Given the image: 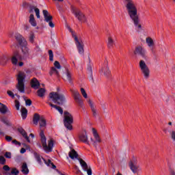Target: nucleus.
Returning a JSON list of instances; mask_svg holds the SVG:
<instances>
[{
  "label": "nucleus",
  "instance_id": "37998d69",
  "mask_svg": "<svg viewBox=\"0 0 175 175\" xmlns=\"http://www.w3.org/2000/svg\"><path fill=\"white\" fill-rule=\"evenodd\" d=\"M15 107L16 109V110H20V101L16 100H15Z\"/></svg>",
  "mask_w": 175,
  "mask_h": 175
},
{
  "label": "nucleus",
  "instance_id": "20e7f679",
  "mask_svg": "<svg viewBox=\"0 0 175 175\" xmlns=\"http://www.w3.org/2000/svg\"><path fill=\"white\" fill-rule=\"evenodd\" d=\"M68 156L71 159H78L83 170L84 172H87L88 175H92V170L91 169V167H88V165L85 161H84V160L81 158H78L79 154H77V152H76L75 149H72L69 152Z\"/></svg>",
  "mask_w": 175,
  "mask_h": 175
},
{
  "label": "nucleus",
  "instance_id": "49530a36",
  "mask_svg": "<svg viewBox=\"0 0 175 175\" xmlns=\"http://www.w3.org/2000/svg\"><path fill=\"white\" fill-rule=\"evenodd\" d=\"M25 105L26 106H31L32 105V100L31 99L25 100Z\"/></svg>",
  "mask_w": 175,
  "mask_h": 175
},
{
  "label": "nucleus",
  "instance_id": "9d476101",
  "mask_svg": "<svg viewBox=\"0 0 175 175\" xmlns=\"http://www.w3.org/2000/svg\"><path fill=\"white\" fill-rule=\"evenodd\" d=\"M134 54L137 57H141L143 59H147V51L142 46L135 47Z\"/></svg>",
  "mask_w": 175,
  "mask_h": 175
},
{
  "label": "nucleus",
  "instance_id": "79ce46f5",
  "mask_svg": "<svg viewBox=\"0 0 175 175\" xmlns=\"http://www.w3.org/2000/svg\"><path fill=\"white\" fill-rule=\"evenodd\" d=\"M54 66L56 68V69H61V64H59L58 61H55L54 62Z\"/></svg>",
  "mask_w": 175,
  "mask_h": 175
},
{
  "label": "nucleus",
  "instance_id": "774afa93",
  "mask_svg": "<svg viewBox=\"0 0 175 175\" xmlns=\"http://www.w3.org/2000/svg\"><path fill=\"white\" fill-rule=\"evenodd\" d=\"M75 169L76 170H79V167H78L77 165H75Z\"/></svg>",
  "mask_w": 175,
  "mask_h": 175
},
{
  "label": "nucleus",
  "instance_id": "5701e85b",
  "mask_svg": "<svg viewBox=\"0 0 175 175\" xmlns=\"http://www.w3.org/2000/svg\"><path fill=\"white\" fill-rule=\"evenodd\" d=\"M9 62V57L6 55L0 56V65L5 66Z\"/></svg>",
  "mask_w": 175,
  "mask_h": 175
},
{
  "label": "nucleus",
  "instance_id": "e2e57ef3",
  "mask_svg": "<svg viewBox=\"0 0 175 175\" xmlns=\"http://www.w3.org/2000/svg\"><path fill=\"white\" fill-rule=\"evenodd\" d=\"M68 29L69 30L70 32H73V31L72 30V29L70 28V27H68Z\"/></svg>",
  "mask_w": 175,
  "mask_h": 175
},
{
  "label": "nucleus",
  "instance_id": "bf43d9fd",
  "mask_svg": "<svg viewBox=\"0 0 175 175\" xmlns=\"http://www.w3.org/2000/svg\"><path fill=\"white\" fill-rule=\"evenodd\" d=\"M23 65H24V63L23 62H20L18 63V66H23Z\"/></svg>",
  "mask_w": 175,
  "mask_h": 175
},
{
  "label": "nucleus",
  "instance_id": "680f3d73",
  "mask_svg": "<svg viewBox=\"0 0 175 175\" xmlns=\"http://www.w3.org/2000/svg\"><path fill=\"white\" fill-rule=\"evenodd\" d=\"M68 29L69 30L70 32H73V31L72 30V29L70 28V27H68Z\"/></svg>",
  "mask_w": 175,
  "mask_h": 175
},
{
  "label": "nucleus",
  "instance_id": "aec40b11",
  "mask_svg": "<svg viewBox=\"0 0 175 175\" xmlns=\"http://www.w3.org/2000/svg\"><path fill=\"white\" fill-rule=\"evenodd\" d=\"M42 13L44 15V21H46V23L53 21V16L49 14V11L44 10Z\"/></svg>",
  "mask_w": 175,
  "mask_h": 175
},
{
  "label": "nucleus",
  "instance_id": "052dcab7",
  "mask_svg": "<svg viewBox=\"0 0 175 175\" xmlns=\"http://www.w3.org/2000/svg\"><path fill=\"white\" fill-rule=\"evenodd\" d=\"M29 136H30V137H31V139H33V137H35V135L32 133H30Z\"/></svg>",
  "mask_w": 175,
  "mask_h": 175
},
{
  "label": "nucleus",
  "instance_id": "ddd939ff",
  "mask_svg": "<svg viewBox=\"0 0 175 175\" xmlns=\"http://www.w3.org/2000/svg\"><path fill=\"white\" fill-rule=\"evenodd\" d=\"M71 92L75 102L79 105V106H80V107H83L84 103L83 99H81V95H80V93L77 90H72Z\"/></svg>",
  "mask_w": 175,
  "mask_h": 175
},
{
  "label": "nucleus",
  "instance_id": "72a5a7b5",
  "mask_svg": "<svg viewBox=\"0 0 175 175\" xmlns=\"http://www.w3.org/2000/svg\"><path fill=\"white\" fill-rule=\"evenodd\" d=\"M114 46V40L111 38V37L108 38V43H107V47L109 49H111Z\"/></svg>",
  "mask_w": 175,
  "mask_h": 175
},
{
  "label": "nucleus",
  "instance_id": "a211bd4d",
  "mask_svg": "<svg viewBox=\"0 0 175 175\" xmlns=\"http://www.w3.org/2000/svg\"><path fill=\"white\" fill-rule=\"evenodd\" d=\"M79 140L85 144H88V135L85 130L79 135Z\"/></svg>",
  "mask_w": 175,
  "mask_h": 175
},
{
  "label": "nucleus",
  "instance_id": "2eb2a0df",
  "mask_svg": "<svg viewBox=\"0 0 175 175\" xmlns=\"http://www.w3.org/2000/svg\"><path fill=\"white\" fill-rule=\"evenodd\" d=\"M104 72V76L109 79L110 76L111 75V72H110V68H109L108 66V62L107 60H105L104 62L103 67L100 70V73H103Z\"/></svg>",
  "mask_w": 175,
  "mask_h": 175
},
{
  "label": "nucleus",
  "instance_id": "f3484780",
  "mask_svg": "<svg viewBox=\"0 0 175 175\" xmlns=\"http://www.w3.org/2000/svg\"><path fill=\"white\" fill-rule=\"evenodd\" d=\"M146 44L150 49V51L152 54H155V50H154V46L155 44L154 43V40L150 37H148L146 39Z\"/></svg>",
  "mask_w": 175,
  "mask_h": 175
},
{
  "label": "nucleus",
  "instance_id": "c85d7f7f",
  "mask_svg": "<svg viewBox=\"0 0 175 175\" xmlns=\"http://www.w3.org/2000/svg\"><path fill=\"white\" fill-rule=\"evenodd\" d=\"M29 23H30V24H31V25H32V27H36V25H37L36 21H35V16H33V14H31L29 16Z\"/></svg>",
  "mask_w": 175,
  "mask_h": 175
},
{
  "label": "nucleus",
  "instance_id": "7c9ffc66",
  "mask_svg": "<svg viewBox=\"0 0 175 175\" xmlns=\"http://www.w3.org/2000/svg\"><path fill=\"white\" fill-rule=\"evenodd\" d=\"M21 111L23 120H25V118H27V116H28V110L27 109V108L23 107Z\"/></svg>",
  "mask_w": 175,
  "mask_h": 175
},
{
  "label": "nucleus",
  "instance_id": "603ef678",
  "mask_svg": "<svg viewBox=\"0 0 175 175\" xmlns=\"http://www.w3.org/2000/svg\"><path fill=\"white\" fill-rule=\"evenodd\" d=\"M5 140H7V142H12V140H13V138L11 136L6 135Z\"/></svg>",
  "mask_w": 175,
  "mask_h": 175
},
{
  "label": "nucleus",
  "instance_id": "f704fd0d",
  "mask_svg": "<svg viewBox=\"0 0 175 175\" xmlns=\"http://www.w3.org/2000/svg\"><path fill=\"white\" fill-rule=\"evenodd\" d=\"M53 73H55L57 75V76H59V72H58V70H57V68H55V67H52L51 68V72L50 75H53Z\"/></svg>",
  "mask_w": 175,
  "mask_h": 175
},
{
  "label": "nucleus",
  "instance_id": "f03ea898",
  "mask_svg": "<svg viewBox=\"0 0 175 175\" xmlns=\"http://www.w3.org/2000/svg\"><path fill=\"white\" fill-rule=\"evenodd\" d=\"M126 8L128 12V14L130 18L132 20L135 29L137 31H142V25H140V19L139 18V15H137V8L135 3L132 0H126Z\"/></svg>",
  "mask_w": 175,
  "mask_h": 175
},
{
  "label": "nucleus",
  "instance_id": "c03bdc74",
  "mask_svg": "<svg viewBox=\"0 0 175 175\" xmlns=\"http://www.w3.org/2000/svg\"><path fill=\"white\" fill-rule=\"evenodd\" d=\"M170 135H171V138L172 139L173 142H174V143H175V131H171Z\"/></svg>",
  "mask_w": 175,
  "mask_h": 175
},
{
  "label": "nucleus",
  "instance_id": "cd10ccee",
  "mask_svg": "<svg viewBox=\"0 0 175 175\" xmlns=\"http://www.w3.org/2000/svg\"><path fill=\"white\" fill-rule=\"evenodd\" d=\"M88 103H89L91 107V110L92 111V114L94 117H96V109H95V107H94V104L92 103V101H91V100H88Z\"/></svg>",
  "mask_w": 175,
  "mask_h": 175
},
{
  "label": "nucleus",
  "instance_id": "bb28decb",
  "mask_svg": "<svg viewBox=\"0 0 175 175\" xmlns=\"http://www.w3.org/2000/svg\"><path fill=\"white\" fill-rule=\"evenodd\" d=\"M40 118H42V117H40V116L38 113H35L33 118V124L35 125H38V123L39 122V121H40Z\"/></svg>",
  "mask_w": 175,
  "mask_h": 175
},
{
  "label": "nucleus",
  "instance_id": "13d9d810",
  "mask_svg": "<svg viewBox=\"0 0 175 175\" xmlns=\"http://www.w3.org/2000/svg\"><path fill=\"white\" fill-rule=\"evenodd\" d=\"M51 165L52 166V169H56L57 168V166H55V165H54L53 163H51Z\"/></svg>",
  "mask_w": 175,
  "mask_h": 175
},
{
  "label": "nucleus",
  "instance_id": "8fccbe9b",
  "mask_svg": "<svg viewBox=\"0 0 175 175\" xmlns=\"http://www.w3.org/2000/svg\"><path fill=\"white\" fill-rule=\"evenodd\" d=\"M49 23V27L51 28H54L55 27V25L53 23V21H50L49 22H47Z\"/></svg>",
  "mask_w": 175,
  "mask_h": 175
},
{
  "label": "nucleus",
  "instance_id": "dca6fc26",
  "mask_svg": "<svg viewBox=\"0 0 175 175\" xmlns=\"http://www.w3.org/2000/svg\"><path fill=\"white\" fill-rule=\"evenodd\" d=\"M25 5H27L29 8V13H33V10L36 13L37 18H40V10L39 8H36V7L33 5L28 4L25 3Z\"/></svg>",
  "mask_w": 175,
  "mask_h": 175
},
{
  "label": "nucleus",
  "instance_id": "473e14b6",
  "mask_svg": "<svg viewBox=\"0 0 175 175\" xmlns=\"http://www.w3.org/2000/svg\"><path fill=\"white\" fill-rule=\"evenodd\" d=\"M37 94L40 98H43L44 94H46V90L44 88H40L38 90Z\"/></svg>",
  "mask_w": 175,
  "mask_h": 175
},
{
  "label": "nucleus",
  "instance_id": "3c124183",
  "mask_svg": "<svg viewBox=\"0 0 175 175\" xmlns=\"http://www.w3.org/2000/svg\"><path fill=\"white\" fill-rule=\"evenodd\" d=\"M12 144H15V146H21V143L18 142L17 140L14 139L12 141Z\"/></svg>",
  "mask_w": 175,
  "mask_h": 175
},
{
  "label": "nucleus",
  "instance_id": "e433bc0d",
  "mask_svg": "<svg viewBox=\"0 0 175 175\" xmlns=\"http://www.w3.org/2000/svg\"><path fill=\"white\" fill-rule=\"evenodd\" d=\"M81 94H82L83 98H85V99H87V98H88V95L87 94V92H85V90H84V88H81Z\"/></svg>",
  "mask_w": 175,
  "mask_h": 175
},
{
  "label": "nucleus",
  "instance_id": "6e6552de",
  "mask_svg": "<svg viewBox=\"0 0 175 175\" xmlns=\"http://www.w3.org/2000/svg\"><path fill=\"white\" fill-rule=\"evenodd\" d=\"M64 126L68 129V131L73 129V126H72V124H73V116L68 111H64Z\"/></svg>",
  "mask_w": 175,
  "mask_h": 175
},
{
  "label": "nucleus",
  "instance_id": "a18cd8bd",
  "mask_svg": "<svg viewBox=\"0 0 175 175\" xmlns=\"http://www.w3.org/2000/svg\"><path fill=\"white\" fill-rule=\"evenodd\" d=\"M33 39H35V36L33 35V33H31L29 40L31 43H33Z\"/></svg>",
  "mask_w": 175,
  "mask_h": 175
},
{
  "label": "nucleus",
  "instance_id": "09e8293b",
  "mask_svg": "<svg viewBox=\"0 0 175 175\" xmlns=\"http://www.w3.org/2000/svg\"><path fill=\"white\" fill-rule=\"evenodd\" d=\"M3 170H4L5 172H9V170H10V167L5 165L3 167Z\"/></svg>",
  "mask_w": 175,
  "mask_h": 175
},
{
  "label": "nucleus",
  "instance_id": "a878e982",
  "mask_svg": "<svg viewBox=\"0 0 175 175\" xmlns=\"http://www.w3.org/2000/svg\"><path fill=\"white\" fill-rule=\"evenodd\" d=\"M21 167V172L22 173H23V174L27 175L29 173V169H28V165H27V163H23Z\"/></svg>",
  "mask_w": 175,
  "mask_h": 175
},
{
  "label": "nucleus",
  "instance_id": "4d7b16f0",
  "mask_svg": "<svg viewBox=\"0 0 175 175\" xmlns=\"http://www.w3.org/2000/svg\"><path fill=\"white\" fill-rule=\"evenodd\" d=\"M170 175H175L174 170H170Z\"/></svg>",
  "mask_w": 175,
  "mask_h": 175
},
{
  "label": "nucleus",
  "instance_id": "c9c22d12",
  "mask_svg": "<svg viewBox=\"0 0 175 175\" xmlns=\"http://www.w3.org/2000/svg\"><path fill=\"white\" fill-rule=\"evenodd\" d=\"M1 121L5 125H9V120H8V118L3 116L1 118Z\"/></svg>",
  "mask_w": 175,
  "mask_h": 175
},
{
  "label": "nucleus",
  "instance_id": "b1692460",
  "mask_svg": "<svg viewBox=\"0 0 175 175\" xmlns=\"http://www.w3.org/2000/svg\"><path fill=\"white\" fill-rule=\"evenodd\" d=\"M64 80L68 81L70 84H72V72L69 71V70H66V77L64 78Z\"/></svg>",
  "mask_w": 175,
  "mask_h": 175
},
{
  "label": "nucleus",
  "instance_id": "6e6d98bb",
  "mask_svg": "<svg viewBox=\"0 0 175 175\" xmlns=\"http://www.w3.org/2000/svg\"><path fill=\"white\" fill-rule=\"evenodd\" d=\"M92 132H93L94 136H95V135H98V133L96 132V130H95V129H92Z\"/></svg>",
  "mask_w": 175,
  "mask_h": 175
},
{
  "label": "nucleus",
  "instance_id": "6ab92c4d",
  "mask_svg": "<svg viewBox=\"0 0 175 175\" xmlns=\"http://www.w3.org/2000/svg\"><path fill=\"white\" fill-rule=\"evenodd\" d=\"M18 132H19V133L22 135L23 137H24L28 143H31V141L29 140V137H28L27 132L25 131V130H24V129H23V127L18 128Z\"/></svg>",
  "mask_w": 175,
  "mask_h": 175
},
{
  "label": "nucleus",
  "instance_id": "4be33fe9",
  "mask_svg": "<svg viewBox=\"0 0 175 175\" xmlns=\"http://www.w3.org/2000/svg\"><path fill=\"white\" fill-rule=\"evenodd\" d=\"M46 103L48 105H49V106H51V107H53L54 109H56V110H57V111H59V113L60 114H64V109H62V108L61 107H58L53 103H51L50 102V100H48V101L46 102Z\"/></svg>",
  "mask_w": 175,
  "mask_h": 175
},
{
  "label": "nucleus",
  "instance_id": "58836bf2",
  "mask_svg": "<svg viewBox=\"0 0 175 175\" xmlns=\"http://www.w3.org/2000/svg\"><path fill=\"white\" fill-rule=\"evenodd\" d=\"M94 138H95V140H96V141H94V144L96 143H100L101 140H100V137H99L98 134H95Z\"/></svg>",
  "mask_w": 175,
  "mask_h": 175
},
{
  "label": "nucleus",
  "instance_id": "39448f33",
  "mask_svg": "<svg viewBox=\"0 0 175 175\" xmlns=\"http://www.w3.org/2000/svg\"><path fill=\"white\" fill-rule=\"evenodd\" d=\"M49 99L53 100V103H57L59 106H62L64 103H66V98L64 94H59L57 92H51L49 93Z\"/></svg>",
  "mask_w": 175,
  "mask_h": 175
},
{
  "label": "nucleus",
  "instance_id": "7ed1b4c3",
  "mask_svg": "<svg viewBox=\"0 0 175 175\" xmlns=\"http://www.w3.org/2000/svg\"><path fill=\"white\" fill-rule=\"evenodd\" d=\"M47 125L46 120L43 117H41L40 120V139L41 144H42L43 150L46 153L49 154L53 151V147H54V142L52 139L49 141L47 146V139L46 138V135H44V131L42 129V128H44Z\"/></svg>",
  "mask_w": 175,
  "mask_h": 175
},
{
  "label": "nucleus",
  "instance_id": "5fc2aeb1",
  "mask_svg": "<svg viewBox=\"0 0 175 175\" xmlns=\"http://www.w3.org/2000/svg\"><path fill=\"white\" fill-rule=\"evenodd\" d=\"M26 151H27V150L25 148H22L21 149V154H25Z\"/></svg>",
  "mask_w": 175,
  "mask_h": 175
},
{
  "label": "nucleus",
  "instance_id": "f8f14e48",
  "mask_svg": "<svg viewBox=\"0 0 175 175\" xmlns=\"http://www.w3.org/2000/svg\"><path fill=\"white\" fill-rule=\"evenodd\" d=\"M129 166L131 170L135 174H136L138 172H140L142 170L140 165H137V162L136 161V159H133L131 161H130L129 163Z\"/></svg>",
  "mask_w": 175,
  "mask_h": 175
},
{
  "label": "nucleus",
  "instance_id": "de8ad7c7",
  "mask_svg": "<svg viewBox=\"0 0 175 175\" xmlns=\"http://www.w3.org/2000/svg\"><path fill=\"white\" fill-rule=\"evenodd\" d=\"M7 94H8V95H9V96H10L11 98H14V94L12 93V91L8 90V91L7 92Z\"/></svg>",
  "mask_w": 175,
  "mask_h": 175
},
{
  "label": "nucleus",
  "instance_id": "0eeeda50",
  "mask_svg": "<svg viewBox=\"0 0 175 175\" xmlns=\"http://www.w3.org/2000/svg\"><path fill=\"white\" fill-rule=\"evenodd\" d=\"M71 12H72V14L75 15L76 18H77V20H79V21H81V23H86L88 27H90V24L88 23L87 18L85 17V15H84V14L81 11H80L77 8L72 6Z\"/></svg>",
  "mask_w": 175,
  "mask_h": 175
},
{
  "label": "nucleus",
  "instance_id": "4468645a",
  "mask_svg": "<svg viewBox=\"0 0 175 175\" xmlns=\"http://www.w3.org/2000/svg\"><path fill=\"white\" fill-rule=\"evenodd\" d=\"M88 60L89 63L87 66V75H88V79L90 83H94V75L92 73V65L90 64L91 63V58H90V55H88Z\"/></svg>",
  "mask_w": 175,
  "mask_h": 175
},
{
  "label": "nucleus",
  "instance_id": "1a4fd4ad",
  "mask_svg": "<svg viewBox=\"0 0 175 175\" xmlns=\"http://www.w3.org/2000/svg\"><path fill=\"white\" fill-rule=\"evenodd\" d=\"M71 34L72 38H74V40H75V44L78 50L79 54L83 55L84 54V44H83V41L79 40V38L75 33V31H72Z\"/></svg>",
  "mask_w": 175,
  "mask_h": 175
},
{
  "label": "nucleus",
  "instance_id": "4c0bfd02",
  "mask_svg": "<svg viewBox=\"0 0 175 175\" xmlns=\"http://www.w3.org/2000/svg\"><path fill=\"white\" fill-rule=\"evenodd\" d=\"M49 61H54V53H53V51L49 50Z\"/></svg>",
  "mask_w": 175,
  "mask_h": 175
},
{
  "label": "nucleus",
  "instance_id": "c756f323",
  "mask_svg": "<svg viewBox=\"0 0 175 175\" xmlns=\"http://www.w3.org/2000/svg\"><path fill=\"white\" fill-rule=\"evenodd\" d=\"M0 113L1 114H6L8 113V107L0 103Z\"/></svg>",
  "mask_w": 175,
  "mask_h": 175
},
{
  "label": "nucleus",
  "instance_id": "f257e3e1",
  "mask_svg": "<svg viewBox=\"0 0 175 175\" xmlns=\"http://www.w3.org/2000/svg\"><path fill=\"white\" fill-rule=\"evenodd\" d=\"M14 38L17 42L18 47H20L23 55L20 53V51H16L14 52L11 58V62L13 65H17L18 61H23L29 55V49L28 48V42L27 40L20 33H16L14 35Z\"/></svg>",
  "mask_w": 175,
  "mask_h": 175
},
{
  "label": "nucleus",
  "instance_id": "0e129e2a",
  "mask_svg": "<svg viewBox=\"0 0 175 175\" xmlns=\"http://www.w3.org/2000/svg\"><path fill=\"white\" fill-rule=\"evenodd\" d=\"M102 107H103V109H104V110H105V109H106V105H102Z\"/></svg>",
  "mask_w": 175,
  "mask_h": 175
},
{
  "label": "nucleus",
  "instance_id": "412c9836",
  "mask_svg": "<svg viewBox=\"0 0 175 175\" xmlns=\"http://www.w3.org/2000/svg\"><path fill=\"white\" fill-rule=\"evenodd\" d=\"M31 88H33L34 90H38V88L40 87V83L36 79V78H33L31 81Z\"/></svg>",
  "mask_w": 175,
  "mask_h": 175
},
{
  "label": "nucleus",
  "instance_id": "393cba45",
  "mask_svg": "<svg viewBox=\"0 0 175 175\" xmlns=\"http://www.w3.org/2000/svg\"><path fill=\"white\" fill-rule=\"evenodd\" d=\"M33 155H34V158L37 161L38 163H39V165H42V159H43V161H46L44 159H43V157H40V154H39L38 152H33Z\"/></svg>",
  "mask_w": 175,
  "mask_h": 175
},
{
  "label": "nucleus",
  "instance_id": "a19ab883",
  "mask_svg": "<svg viewBox=\"0 0 175 175\" xmlns=\"http://www.w3.org/2000/svg\"><path fill=\"white\" fill-rule=\"evenodd\" d=\"M4 157H5V158H8V159H12V152H5Z\"/></svg>",
  "mask_w": 175,
  "mask_h": 175
},
{
  "label": "nucleus",
  "instance_id": "423d86ee",
  "mask_svg": "<svg viewBox=\"0 0 175 175\" xmlns=\"http://www.w3.org/2000/svg\"><path fill=\"white\" fill-rule=\"evenodd\" d=\"M18 83L16 85V89L21 94H24L25 92V84L24 81H25V74L23 72H20L17 76Z\"/></svg>",
  "mask_w": 175,
  "mask_h": 175
},
{
  "label": "nucleus",
  "instance_id": "338daca9",
  "mask_svg": "<svg viewBox=\"0 0 175 175\" xmlns=\"http://www.w3.org/2000/svg\"><path fill=\"white\" fill-rule=\"evenodd\" d=\"M37 146L39 148H42V145L40 144H37Z\"/></svg>",
  "mask_w": 175,
  "mask_h": 175
},
{
  "label": "nucleus",
  "instance_id": "9b49d317",
  "mask_svg": "<svg viewBox=\"0 0 175 175\" xmlns=\"http://www.w3.org/2000/svg\"><path fill=\"white\" fill-rule=\"evenodd\" d=\"M139 68L144 75V77L145 79H148V77H150V69H148L147 64H146V62L144 60L139 62Z\"/></svg>",
  "mask_w": 175,
  "mask_h": 175
},
{
  "label": "nucleus",
  "instance_id": "69168bd1",
  "mask_svg": "<svg viewBox=\"0 0 175 175\" xmlns=\"http://www.w3.org/2000/svg\"><path fill=\"white\" fill-rule=\"evenodd\" d=\"M0 135H1L2 136H5V133H3V131H0Z\"/></svg>",
  "mask_w": 175,
  "mask_h": 175
},
{
  "label": "nucleus",
  "instance_id": "ea45409f",
  "mask_svg": "<svg viewBox=\"0 0 175 175\" xmlns=\"http://www.w3.org/2000/svg\"><path fill=\"white\" fill-rule=\"evenodd\" d=\"M6 159L3 156H0V165H5Z\"/></svg>",
  "mask_w": 175,
  "mask_h": 175
},
{
  "label": "nucleus",
  "instance_id": "864d4df0",
  "mask_svg": "<svg viewBox=\"0 0 175 175\" xmlns=\"http://www.w3.org/2000/svg\"><path fill=\"white\" fill-rule=\"evenodd\" d=\"M46 165H47L48 166H50V165H51V163H53V162H51V160L49 159L48 162H46V161H44Z\"/></svg>",
  "mask_w": 175,
  "mask_h": 175
},
{
  "label": "nucleus",
  "instance_id": "2f4dec72",
  "mask_svg": "<svg viewBox=\"0 0 175 175\" xmlns=\"http://www.w3.org/2000/svg\"><path fill=\"white\" fill-rule=\"evenodd\" d=\"M20 173V171H18V170H17V168L16 167H14V168H12L11 170V172H7L6 173V175H18Z\"/></svg>",
  "mask_w": 175,
  "mask_h": 175
}]
</instances>
